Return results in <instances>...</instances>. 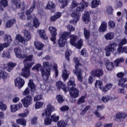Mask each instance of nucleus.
<instances>
[{"mask_svg": "<svg viewBox=\"0 0 127 127\" xmlns=\"http://www.w3.org/2000/svg\"><path fill=\"white\" fill-rule=\"evenodd\" d=\"M42 107H43V102H38L36 103V110H38V109H40V108H42Z\"/></svg>", "mask_w": 127, "mask_h": 127, "instance_id": "59", "label": "nucleus"}, {"mask_svg": "<svg viewBox=\"0 0 127 127\" xmlns=\"http://www.w3.org/2000/svg\"><path fill=\"white\" fill-rule=\"evenodd\" d=\"M123 6V2L122 1H118L115 4V8L117 9Z\"/></svg>", "mask_w": 127, "mask_h": 127, "instance_id": "64", "label": "nucleus"}, {"mask_svg": "<svg viewBox=\"0 0 127 127\" xmlns=\"http://www.w3.org/2000/svg\"><path fill=\"white\" fill-rule=\"evenodd\" d=\"M108 24L106 21H103L99 28V32H105L107 30Z\"/></svg>", "mask_w": 127, "mask_h": 127, "instance_id": "20", "label": "nucleus"}, {"mask_svg": "<svg viewBox=\"0 0 127 127\" xmlns=\"http://www.w3.org/2000/svg\"><path fill=\"white\" fill-rule=\"evenodd\" d=\"M33 98L30 95L25 97L21 100V102L25 108H28L29 106L32 104Z\"/></svg>", "mask_w": 127, "mask_h": 127, "instance_id": "9", "label": "nucleus"}, {"mask_svg": "<svg viewBox=\"0 0 127 127\" xmlns=\"http://www.w3.org/2000/svg\"><path fill=\"white\" fill-rule=\"evenodd\" d=\"M18 16L20 18V19L24 20V19L26 18V16H27V15L26 14V13H25L24 11H22L18 13Z\"/></svg>", "mask_w": 127, "mask_h": 127, "instance_id": "43", "label": "nucleus"}, {"mask_svg": "<svg viewBox=\"0 0 127 127\" xmlns=\"http://www.w3.org/2000/svg\"><path fill=\"white\" fill-rule=\"evenodd\" d=\"M0 78H2V79H6V78H7V73L0 70Z\"/></svg>", "mask_w": 127, "mask_h": 127, "instance_id": "51", "label": "nucleus"}, {"mask_svg": "<svg viewBox=\"0 0 127 127\" xmlns=\"http://www.w3.org/2000/svg\"><path fill=\"white\" fill-rule=\"evenodd\" d=\"M15 39L17 42H19L22 44H24L25 43V40L24 39V38H23V37H22L20 34H17Z\"/></svg>", "mask_w": 127, "mask_h": 127, "instance_id": "24", "label": "nucleus"}, {"mask_svg": "<svg viewBox=\"0 0 127 127\" xmlns=\"http://www.w3.org/2000/svg\"><path fill=\"white\" fill-rule=\"evenodd\" d=\"M43 66L46 69V71L44 68H42L41 70V74L44 80L47 81L49 79L52 68H54L55 77L57 78L59 75L57 64L55 63H50L48 62H44L43 63Z\"/></svg>", "mask_w": 127, "mask_h": 127, "instance_id": "3", "label": "nucleus"}, {"mask_svg": "<svg viewBox=\"0 0 127 127\" xmlns=\"http://www.w3.org/2000/svg\"><path fill=\"white\" fill-rule=\"evenodd\" d=\"M16 123L18 125H21L22 126H26V120L23 118L18 119L16 120Z\"/></svg>", "mask_w": 127, "mask_h": 127, "instance_id": "38", "label": "nucleus"}, {"mask_svg": "<svg viewBox=\"0 0 127 127\" xmlns=\"http://www.w3.org/2000/svg\"><path fill=\"white\" fill-rule=\"evenodd\" d=\"M83 21L85 23H89L91 21V18H90V14L89 12L85 11L82 17Z\"/></svg>", "mask_w": 127, "mask_h": 127, "instance_id": "17", "label": "nucleus"}, {"mask_svg": "<svg viewBox=\"0 0 127 127\" xmlns=\"http://www.w3.org/2000/svg\"><path fill=\"white\" fill-rule=\"evenodd\" d=\"M127 44V39L126 38L119 40V45L123 46V45H126Z\"/></svg>", "mask_w": 127, "mask_h": 127, "instance_id": "52", "label": "nucleus"}, {"mask_svg": "<svg viewBox=\"0 0 127 127\" xmlns=\"http://www.w3.org/2000/svg\"><path fill=\"white\" fill-rule=\"evenodd\" d=\"M28 115H29V111L25 110L23 113L19 114L18 116V117H20V118H26Z\"/></svg>", "mask_w": 127, "mask_h": 127, "instance_id": "46", "label": "nucleus"}, {"mask_svg": "<svg viewBox=\"0 0 127 127\" xmlns=\"http://www.w3.org/2000/svg\"><path fill=\"white\" fill-rule=\"evenodd\" d=\"M32 58H33V55H29L28 57H27L23 61V63H24V65H25V64H33V65L34 64L28 63V61H31V60H32Z\"/></svg>", "mask_w": 127, "mask_h": 127, "instance_id": "34", "label": "nucleus"}, {"mask_svg": "<svg viewBox=\"0 0 127 127\" xmlns=\"http://www.w3.org/2000/svg\"><path fill=\"white\" fill-rule=\"evenodd\" d=\"M70 38V43L72 46H74L77 49H81L83 46V40L80 39L76 43L77 39V36L74 35H71L70 32H64L60 37L59 40V44L61 47H63L66 43V40L68 38Z\"/></svg>", "mask_w": 127, "mask_h": 127, "instance_id": "1", "label": "nucleus"}, {"mask_svg": "<svg viewBox=\"0 0 127 127\" xmlns=\"http://www.w3.org/2000/svg\"><path fill=\"white\" fill-rule=\"evenodd\" d=\"M104 37L106 40H112V39H114V37H115V34L114 32H109L107 33Z\"/></svg>", "mask_w": 127, "mask_h": 127, "instance_id": "30", "label": "nucleus"}, {"mask_svg": "<svg viewBox=\"0 0 127 127\" xmlns=\"http://www.w3.org/2000/svg\"><path fill=\"white\" fill-rule=\"evenodd\" d=\"M57 126L58 127H66L67 124L65 121L63 120H61L57 123Z\"/></svg>", "mask_w": 127, "mask_h": 127, "instance_id": "50", "label": "nucleus"}, {"mask_svg": "<svg viewBox=\"0 0 127 127\" xmlns=\"http://www.w3.org/2000/svg\"><path fill=\"white\" fill-rule=\"evenodd\" d=\"M6 47H8V44H4L0 42V52L2 51L4 48H6Z\"/></svg>", "mask_w": 127, "mask_h": 127, "instance_id": "58", "label": "nucleus"}, {"mask_svg": "<svg viewBox=\"0 0 127 127\" xmlns=\"http://www.w3.org/2000/svg\"><path fill=\"white\" fill-rule=\"evenodd\" d=\"M108 26L110 27V28H112L114 29L116 27V22L114 21L110 20L108 22Z\"/></svg>", "mask_w": 127, "mask_h": 127, "instance_id": "56", "label": "nucleus"}, {"mask_svg": "<svg viewBox=\"0 0 127 127\" xmlns=\"http://www.w3.org/2000/svg\"><path fill=\"white\" fill-rule=\"evenodd\" d=\"M117 46L118 45L116 43L109 44L105 48V51L106 56H110L111 52H115L117 50Z\"/></svg>", "mask_w": 127, "mask_h": 127, "instance_id": "5", "label": "nucleus"}, {"mask_svg": "<svg viewBox=\"0 0 127 127\" xmlns=\"http://www.w3.org/2000/svg\"><path fill=\"white\" fill-rule=\"evenodd\" d=\"M2 57L6 58H10V53L8 51H4L2 54Z\"/></svg>", "mask_w": 127, "mask_h": 127, "instance_id": "57", "label": "nucleus"}, {"mask_svg": "<svg viewBox=\"0 0 127 127\" xmlns=\"http://www.w3.org/2000/svg\"><path fill=\"white\" fill-rule=\"evenodd\" d=\"M6 109H7V106L2 103V102L0 101V110L1 111H6Z\"/></svg>", "mask_w": 127, "mask_h": 127, "instance_id": "53", "label": "nucleus"}, {"mask_svg": "<svg viewBox=\"0 0 127 127\" xmlns=\"http://www.w3.org/2000/svg\"><path fill=\"white\" fill-rule=\"evenodd\" d=\"M32 64H25L24 67L22 69L21 76L25 78H28L30 76V68L32 67Z\"/></svg>", "mask_w": 127, "mask_h": 127, "instance_id": "6", "label": "nucleus"}, {"mask_svg": "<svg viewBox=\"0 0 127 127\" xmlns=\"http://www.w3.org/2000/svg\"><path fill=\"white\" fill-rule=\"evenodd\" d=\"M34 45L37 50H42L43 47H44V45L38 41H35L34 42Z\"/></svg>", "mask_w": 127, "mask_h": 127, "instance_id": "27", "label": "nucleus"}, {"mask_svg": "<svg viewBox=\"0 0 127 127\" xmlns=\"http://www.w3.org/2000/svg\"><path fill=\"white\" fill-rule=\"evenodd\" d=\"M22 50L19 47H16L14 49V52L17 58H25L26 54H22Z\"/></svg>", "mask_w": 127, "mask_h": 127, "instance_id": "11", "label": "nucleus"}, {"mask_svg": "<svg viewBox=\"0 0 127 127\" xmlns=\"http://www.w3.org/2000/svg\"><path fill=\"white\" fill-rule=\"evenodd\" d=\"M8 5L7 0H0V10H3V7H6Z\"/></svg>", "mask_w": 127, "mask_h": 127, "instance_id": "25", "label": "nucleus"}, {"mask_svg": "<svg viewBox=\"0 0 127 127\" xmlns=\"http://www.w3.org/2000/svg\"><path fill=\"white\" fill-rule=\"evenodd\" d=\"M105 61H106V68L107 70L112 71V69H114V64L110 62V61L107 59L105 60Z\"/></svg>", "mask_w": 127, "mask_h": 127, "instance_id": "28", "label": "nucleus"}, {"mask_svg": "<svg viewBox=\"0 0 127 127\" xmlns=\"http://www.w3.org/2000/svg\"><path fill=\"white\" fill-rule=\"evenodd\" d=\"M49 30L50 31L51 36H56L57 35V32H56V28L53 26H50Z\"/></svg>", "mask_w": 127, "mask_h": 127, "instance_id": "32", "label": "nucleus"}, {"mask_svg": "<svg viewBox=\"0 0 127 127\" xmlns=\"http://www.w3.org/2000/svg\"><path fill=\"white\" fill-rule=\"evenodd\" d=\"M111 88H113V84L108 83L105 87H103V88H102V91L104 93H107L109 90H111Z\"/></svg>", "mask_w": 127, "mask_h": 127, "instance_id": "31", "label": "nucleus"}, {"mask_svg": "<svg viewBox=\"0 0 127 127\" xmlns=\"http://www.w3.org/2000/svg\"><path fill=\"white\" fill-rule=\"evenodd\" d=\"M22 108V104L21 103H19L16 105H11L10 106V109L11 113H15L17 111H18L19 109Z\"/></svg>", "mask_w": 127, "mask_h": 127, "instance_id": "14", "label": "nucleus"}, {"mask_svg": "<svg viewBox=\"0 0 127 127\" xmlns=\"http://www.w3.org/2000/svg\"><path fill=\"white\" fill-rule=\"evenodd\" d=\"M55 111V108L51 104H48L46 109L43 111L42 116V117H50L52 112Z\"/></svg>", "mask_w": 127, "mask_h": 127, "instance_id": "7", "label": "nucleus"}, {"mask_svg": "<svg viewBox=\"0 0 127 127\" xmlns=\"http://www.w3.org/2000/svg\"><path fill=\"white\" fill-rule=\"evenodd\" d=\"M127 82V78H120L118 80V85L120 87H123L125 86V83Z\"/></svg>", "mask_w": 127, "mask_h": 127, "instance_id": "33", "label": "nucleus"}, {"mask_svg": "<svg viewBox=\"0 0 127 127\" xmlns=\"http://www.w3.org/2000/svg\"><path fill=\"white\" fill-rule=\"evenodd\" d=\"M84 35L85 39H89L90 37V31L87 30L86 28H84Z\"/></svg>", "mask_w": 127, "mask_h": 127, "instance_id": "48", "label": "nucleus"}, {"mask_svg": "<svg viewBox=\"0 0 127 127\" xmlns=\"http://www.w3.org/2000/svg\"><path fill=\"white\" fill-rule=\"evenodd\" d=\"M15 19L8 20L5 25V28H10V27L15 23Z\"/></svg>", "mask_w": 127, "mask_h": 127, "instance_id": "21", "label": "nucleus"}, {"mask_svg": "<svg viewBox=\"0 0 127 127\" xmlns=\"http://www.w3.org/2000/svg\"><path fill=\"white\" fill-rule=\"evenodd\" d=\"M92 75H94V76L100 78V77L104 75V72H103L102 69H97L92 71Z\"/></svg>", "mask_w": 127, "mask_h": 127, "instance_id": "18", "label": "nucleus"}, {"mask_svg": "<svg viewBox=\"0 0 127 127\" xmlns=\"http://www.w3.org/2000/svg\"><path fill=\"white\" fill-rule=\"evenodd\" d=\"M56 100L58 102V103H60V104H62L63 102H64V99H63V97L60 95H58L56 96Z\"/></svg>", "mask_w": 127, "mask_h": 127, "instance_id": "54", "label": "nucleus"}, {"mask_svg": "<svg viewBox=\"0 0 127 127\" xmlns=\"http://www.w3.org/2000/svg\"><path fill=\"white\" fill-rule=\"evenodd\" d=\"M68 86H72V87H70L69 89V94L71 96V98L74 99L78 98L80 96V91L79 90L74 87L75 86V81L70 80L67 83Z\"/></svg>", "mask_w": 127, "mask_h": 127, "instance_id": "4", "label": "nucleus"}, {"mask_svg": "<svg viewBox=\"0 0 127 127\" xmlns=\"http://www.w3.org/2000/svg\"><path fill=\"white\" fill-rule=\"evenodd\" d=\"M95 86L96 88H99L102 91V89H103V82L101 80H97L95 83Z\"/></svg>", "mask_w": 127, "mask_h": 127, "instance_id": "37", "label": "nucleus"}, {"mask_svg": "<svg viewBox=\"0 0 127 127\" xmlns=\"http://www.w3.org/2000/svg\"><path fill=\"white\" fill-rule=\"evenodd\" d=\"M36 6V2L35 1H33L29 9L26 11V13L27 15L28 20H31L32 19V15L31 14L32 11L34 10V8H35Z\"/></svg>", "mask_w": 127, "mask_h": 127, "instance_id": "10", "label": "nucleus"}, {"mask_svg": "<svg viewBox=\"0 0 127 127\" xmlns=\"http://www.w3.org/2000/svg\"><path fill=\"white\" fill-rule=\"evenodd\" d=\"M85 99H86L85 96H81L77 101V105H80V104H83V103H85V102H86Z\"/></svg>", "mask_w": 127, "mask_h": 127, "instance_id": "55", "label": "nucleus"}, {"mask_svg": "<svg viewBox=\"0 0 127 127\" xmlns=\"http://www.w3.org/2000/svg\"><path fill=\"white\" fill-rule=\"evenodd\" d=\"M73 61L75 64V69L74 70H79V66H80V64L79 63V60L77 58H73Z\"/></svg>", "mask_w": 127, "mask_h": 127, "instance_id": "49", "label": "nucleus"}, {"mask_svg": "<svg viewBox=\"0 0 127 127\" xmlns=\"http://www.w3.org/2000/svg\"><path fill=\"white\" fill-rule=\"evenodd\" d=\"M69 75H70V71H67L65 69H64L63 71L62 77L64 82L69 78Z\"/></svg>", "mask_w": 127, "mask_h": 127, "instance_id": "26", "label": "nucleus"}, {"mask_svg": "<svg viewBox=\"0 0 127 127\" xmlns=\"http://www.w3.org/2000/svg\"><path fill=\"white\" fill-rule=\"evenodd\" d=\"M25 83V81H24V79L20 77H17L15 80V85L16 86V87H17L18 89H21L23 86H24Z\"/></svg>", "mask_w": 127, "mask_h": 127, "instance_id": "12", "label": "nucleus"}, {"mask_svg": "<svg viewBox=\"0 0 127 127\" xmlns=\"http://www.w3.org/2000/svg\"><path fill=\"white\" fill-rule=\"evenodd\" d=\"M11 2L13 4H15L17 8L20 7V0H12Z\"/></svg>", "mask_w": 127, "mask_h": 127, "instance_id": "47", "label": "nucleus"}, {"mask_svg": "<svg viewBox=\"0 0 127 127\" xmlns=\"http://www.w3.org/2000/svg\"><path fill=\"white\" fill-rule=\"evenodd\" d=\"M117 52L118 54H122V53H124V47L119 45L118 48L117 49Z\"/></svg>", "mask_w": 127, "mask_h": 127, "instance_id": "62", "label": "nucleus"}, {"mask_svg": "<svg viewBox=\"0 0 127 127\" xmlns=\"http://www.w3.org/2000/svg\"><path fill=\"white\" fill-rule=\"evenodd\" d=\"M59 116L56 115V114H54L51 116V120L52 122H54V123H57L58 121H59Z\"/></svg>", "mask_w": 127, "mask_h": 127, "instance_id": "39", "label": "nucleus"}, {"mask_svg": "<svg viewBox=\"0 0 127 127\" xmlns=\"http://www.w3.org/2000/svg\"><path fill=\"white\" fill-rule=\"evenodd\" d=\"M28 85V87L30 88L32 92H33V91H35V84H34V83H33V81L32 80H29Z\"/></svg>", "mask_w": 127, "mask_h": 127, "instance_id": "41", "label": "nucleus"}, {"mask_svg": "<svg viewBox=\"0 0 127 127\" xmlns=\"http://www.w3.org/2000/svg\"><path fill=\"white\" fill-rule=\"evenodd\" d=\"M23 33L24 35V38L25 39V41H30L31 40V34L27 30H25L23 31Z\"/></svg>", "mask_w": 127, "mask_h": 127, "instance_id": "16", "label": "nucleus"}, {"mask_svg": "<svg viewBox=\"0 0 127 127\" xmlns=\"http://www.w3.org/2000/svg\"><path fill=\"white\" fill-rule=\"evenodd\" d=\"M44 119V125L45 126H49L50 125H51L52 124V120H51V119H50V117H46Z\"/></svg>", "mask_w": 127, "mask_h": 127, "instance_id": "42", "label": "nucleus"}, {"mask_svg": "<svg viewBox=\"0 0 127 127\" xmlns=\"http://www.w3.org/2000/svg\"><path fill=\"white\" fill-rule=\"evenodd\" d=\"M125 62V59L123 57L117 59L115 61V65L116 67H118L119 65H120V63H123Z\"/></svg>", "mask_w": 127, "mask_h": 127, "instance_id": "36", "label": "nucleus"}, {"mask_svg": "<svg viewBox=\"0 0 127 127\" xmlns=\"http://www.w3.org/2000/svg\"><path fill=\"white\" fill-rule=\"evenodd\" d=\"M69 0H63L62 2V5L61 6V8H64L65 6H67Z\"/></svg>", "mask_w": 127, "mask_h": 127, "instance_id": "60", "label": "nucleus"}, {"mask_svg": "<svg viewBox=\"0 0 127 127\" xmlns=\"http://www.w3.org/2000/svg\"><path fill=\"white\" fill-rule=\"evenodd\" d=\"M127 117V114L126 113L118 112L115 115L114 120L117 123H122L123 120H124Z\"/></svg>", "mask_w": 127, "mask_h": 127, "instance_id": "8", "label": "nucleus"}, {"mask_svg": "<svg viewBox=\"0 0 127 127\" xmlns=\"http://www.w3.org/2000/svg\"><path fill=\"white\" fill-rule=\"evenodd\" d=\"M101 100L103 103H107L110 100L109 95H105L102 97Z\"/></svg>", "mask_w": 127, "mask_h": 127, "instance_id": "61", "label": "nucleus"}, {"mask_svg": "<svg viewBox=\"0 0 127 127\" xmlns=\"http://www.w3.org/2000/svg\"><path fill=\"white\" fill-rule=\"evenodd\" d=\"M37 33L42 39H44L45 40H47V39H48V37L46 36L45 33V30L39 29L38 30Z\"/></svg>", "mask_w": 127, "mask_h": 127, "instance_id": "19", "label": "nucleus"}, {"mask_svg": "<svg viewBox=\"0 0 127 127\" xmlns=\"http://www.w3.org/2000/svg\"><path fill=\"white\" fill-rule=\"evenodd\" d=\"M30 93V88L27 87L23 92V96H28Z\"/></svg>", "mask_w": 127, "mask_h": 127, "instance_id": "63", "label": "nucleus"}, {"mask_svg": "<svg viewBox=\"0 0 127 127\" xmlns=\"http://www.w3.org/2000/svg\"><path fill=\"white\" fill-rule=\"evenodd\" d=\"M32 19L31 20H32L33 19V25L34 27H35V28H37L39 27V25H40V22H39V20L37 18L35 17V16H32Z\"/></svg>", "mask_w": 127, "mask_h": 127, "instance_id": "22", "label": "nucleus"}, {"mask_svg": "<svg viewBox=\"0 0 127 127\" xmlns=\"http://www.w3.org/2000/svg\"><path fill=\"white\" fill-rule=\"evenodd\" d=\"M7 71H8V72H10V71L12 70V68L16 66V64L14 63H8L7 64Z\"/></svg>", "mask_w": 127, "mask_h": 127, "instance_id": "35", "label": "nucleus"}, {"mask_svg": "<svg viewBox=\"0 0 127 127\" xmlns=\"http://www.w3.org/2000/svg\"><path fill=\"white\" fill-rule=\"evenodd\" d=\"M46 8L47 9H52V8H55V4L52 1H49L47 4Z\"/></svg>", "mask_w": 127, "mask_h": 127, "instance_id": "44", "label": "nucleus"}, {"mask_svg": "<svg viewBox=\"0 0 127 127\" xmlns=\"http://www.w3.org/2000/svg\"><path fill=\"white\" fill-rule=\"evenodd\" d=\"M56 86L59 90L62 89L64 93H67L69 90V88H66L65 85L61 81H59L56 82Z\"/></svg>", "mask_w": 127, "mask_h": 127, "instance_id": "13", "label": "nucleus"}, {"mask_svg": "<svg viewBox=\"0 0 127 127\" xmlns=\"http://www.w3.org/2000/svg\"><path fill=\"white\" fill-rule=\"evenodd\" d=\"M73 73L77 77L79 82H83V76L82 75V70L81 69L73 70Z\"/></svg>", "mask_w": 127, "mask_h": 127, "instance_id": "15", "label": "nucleus"}, {"mask_svg": "<svg viewBox=\"0 0 127 127\" xmlns=\"http://www.w3.org/2000/svg\"><path fill=\"white\" fill-rule=\"evenodd\" d=\"M3 39L5 43L4 44H8V47L9 46V44L11 43V41H12V40H11V37L9 35H5L3 36Z\"/></svg>", "mask_w": 127, "mask_h": 127, "instance_id": "23", "label": "nucleus"}, {"mask_svg": "<svg viewBox=\"0 0 127 127\" xmlns=\"http://www.w3.org/2000/svg\"><path fill=\"white\" fill-rule=\"evenodd\" d=\"M76 6H78L76 8V10L73 11L71 14L72 19L70 21V23H72V24H76L80 20V16H81L80 11H83L85 8L84 3L81 2L78 5V3L76 1L73 0L70 7V10H73Z\"/></svg>", "mask_w": 127, "mask_h": 127, "instance_id": "2", "label": "nucleus"}, {"mask_svg": "<svg viewBox=\"0 0 127 127\" xmlns=\"http://www.w3.org/2000/svg\"><path fill=\"white\" fill-rule=\"evenodd\" d=\"M101 4V0H93L91 3V7L92 8H96L98 5Z\"/></svg>", "mask_w": 127, "mask_h": 127, "instance_id": "29", "label": "nucleus"}, {"mask_svg": "<svg viewBox=\"0 0 127 127\" xmlns=\"http://www.w3.org/2000/svg\"><path fill=\"white\" fill-rule=\"evenodd\" d=\"M106 13L107 14H113L114 13V9L111 6H107L106 7Z\"/></svg>", "mask_w": 127, "mask_h": 127, "instance_id": "45", "label": "nucleus"}, {"mask_svg": "<svg viewBox=\"0 0 127 127\" xmlns=\"http://www.w3.org/2000/svg\"><path fill=\"white\" fill-rule=\"evenodd\" d=\"M32 69V70H36V71H37L38 72H39V71H41V70H42L43 68H42V65H41V64H37L36 65L34 66Z\"/></svg>", "mask_w": 127, "mask_h": 127, "instance_id": "40", "label": "nucleus"}]
</instances>
